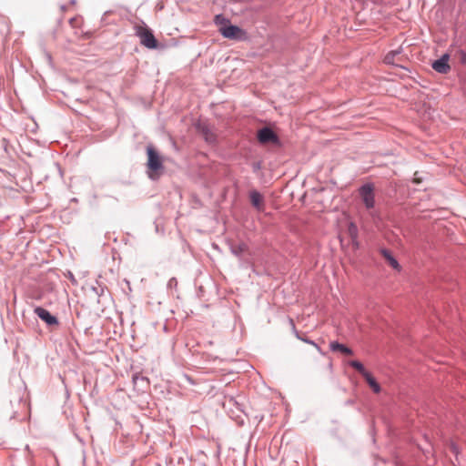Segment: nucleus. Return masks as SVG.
<instances>
[{"label":"nucleus","instance_id":"3","mask_svg":"<svg viewBox=\"0 0 466 466\" xmlns=\"http://www.w3.org/2000/svg\"><path fill=\"white\" fill-rule=\"evenodd\" d=\"M360 196L367 208H372L375 204L374 187L370 184H366L360 188Z\"/></svg>","mask_w":466,"mask_h":466},{"label":"nucleus","instance_id":"6","mask_svg":"<svg viewBox=\"0 0 466 466\" xmlns=\"http://www.w3.org/2000/svg\"><path fill=\"white\" fill-rule=\"evenodd\" d=\"M449 60L450 56L448 54H444L440 59L435 60L431 66L436 72L440 74H447L451 70Z\"/></svg>","mask_w":466,"mask_h":466},{"label":"nucleus","instance_id":"14","mask_svg":"<svg viewBox=\"0 0 466 466\" xmlns=\"http://www.w3.org/2000/svg\"><path fill=\"white\" fill-rule=\"evenodd\" d=\"M205 139L209 142L213 143L215 141V136L212 132L208 131V129L204 131Z\"/></svg>","mask_w":466,"mask_h":466},{"label":"nucleus","instance_id":"17","mask_svg":"<svg viewBox=\"0 0 466 466\" xmlns=\"http://www.w3.org/2000/svg\"><path fill=\"white\" fill-rule=\"evenodd\" d=\"M351 242H352L353 248L357 249L359 248L358 238H355V240H351Z\"/></svg>","mask_w":466,"mask_h":466},{"label":"nucleus","instance_id":"5","mask_svg":"<svg viewBox=\"0 0 466 466\" xmlns=\"http://www.w3.org/2000/svg\"><path fill=\"white\" fill-rule=\"evenodd\" d=\"M258 140L260 144H279L278 136L268 127H263L258 131Z\"/></svg>","mask_w":466,"mask_h":466},{"label":"nucleus","instance_id":"2","mask_svg":"<svg viewBox=\"0 0 466 466\" xmlns=\"http://www.w3.org/2000/svg\"><path fill=\"white\" fill-rule=\"evenodd\" d=\"M136 35L139 37L140 43L147 48L154 49L157 47V41L151 30L146 26H136Z\"/></svg>","mask_w":466,"mask_h":466},{"label":"nucleus","instance_id":"20","mask_svg":"<svg viewBox=\"0 0 466 466\" xmlns=\"http://www.w3.org/2000/svg\"><path fill=\"white\" fill-rule=\"evenodd\" d=\"M451 451H452L453 452H456L457 448L455 447V445H451Z\"/></svg>","mask_w":466,"mask_h":466},{"label":"nucleus","instance_id":"12","mask_svg":"<svg viewBox=\"0 0 466 466\" xmlns=\"http://www.w3.org/2000/svg\"><path fill=\"white\" fill-rule=\"evenodd\" d=\"M347 231L351 240L358 238V228L354 223L350 222L349 224Z\"/></svg>","mask_w":466,"mask_h":466},{"label":"nucleus","instance_id":"7","mask_svg":"<svg viewBox=\"0 0 466 466\" xmlns=\"http://www.w3.org/2000/svg\"><path fill=\"white\" fill-rule=\"evenodd\" d=\"M35 313L43 321H45L47 325H58L57 319L51 315V313L44 308L36 307L35 309Z\"/></svg>","mask_w":466,"mask_h":466},{"label":"nucleus","instance_id":"16","mask_svg":"<svg viewBox=\"0 0 466 466\" xmlns=\"http://www.w3.org/2000/svg\"><path fill=\"white\" fill-rule=\"evenodd\" d=\"M215 21L217 24H220L222 21H224V18H222L221 15H217Z\"/></svg>","mask_w":466,"mask_h":466},{"label":"nucleus","instance_id":"8","mask_svg":"<svg viewBox=\"0 0 466 466\" xmlns=\"http://www.w3.org/2000/svg\"><path fill=\"white\" fill-rule=\"evenodd\" d=\"M249 199L252 207L258 211L262 212L265 210L264 197L257 190H251L249 192Z\"/></svg>","mask_w":466,"mask_h":466},{"label":"nucleus","instance_id":"18","mask_svg":"<svg viewBox=\"0 0 466 466\" xmlns=\"http://www.w3.org/2000/svg\"><path fill=\"white\" fill-rule=\"evenodd\" d=\"M245 249V246H239L238 251H243Z\"/></svg>","mask_w":466,"mask_h":466},{"label":"nucleus","instance_id":"10","mask_svg":"<svg viewBox=\"0 0 466 466\" xmlns=\"http://www.w3.org/2000/svg\"><path fill=\"white\" fill-rule=\"evenodd\" d=\"M329 347H330V350L333 351H339L345 355H352L353 354V351L350 348H348L345 345L340 344L337 341H332L329 344Z\"/></svg>","mask_w":466,"mask_h":466},{"label":"nucleus","instance_id":"4","mask_svg":"<svg viewBox=\"0 0 466 466\" xmlns=\"http://www.w3.org/2000/svg\"><path fill=\"white\" fill-rule=\"evenodd\" d=\"M220 34L228 39H242L245 36V32L237 25H224L219 28Z\"/></svg>","mask_w":466,"mask_h":466},{"label":"nucleus","instance_id":"19","mask_svg":"<svg viewBox=\"0 0 466 466\" xmlns=\"http://www.w3.org/2000/svg\"><path fill=\"white\" fill-rule=\"evenodd\" d=\"M245 249V246H239L238 251H243Z\"/></svg>","mask_w":466,"mask_h":466},{"label":"nucleus","instance_id":"21","mask_svg":"<svg viewBox=\"0 0 466 466\" xmlns=\"http://www.w3.org/2000/svg\"><path fill=\"white\" fill-rule=\"evenodd\" d=\"M1 23L3 25H5V22L4 21V19H1Z\"/></svg>","mask_w":466,"mask_h":466},{"label":"nucleus","instance_id":"9","mask_svg":"<svg viewBox=\"0 0 466 466\" xmlns=\"http://www.w3.org/2000/svg\"><path fill=\"white\" fill-rule=\"evenodd\" d=\"M380 254L385 259V261L392 268L400 270V266L397 259L392 256L391 252L388 249L382 248L380 250Z\"/></svg>","mask_w":466,"mask_h":466},{"label":"nucleus","instance_id":"13","mask_svg":"<svg viewBox=\"0 0 466 466\" xmlns=\"http://www.w3.org/2000/svg\"><path fill=\"white\" fill-rule=\"evenodd\" d=\"M350 365L354 368L356 370H358L363 377H364V374L365 373H369V371H367L364 368V366L362 365V363H360V361L358 360H351L350 362Z\"/></svg>","mask_w":466,"mask_h":466},{"label":"nucleus","instance_id":"1","mask_svg":"<svg viewBox=\"0 0 466 466\" xmlns=\"http://www.w3.org/2000/svg\"><path fill=\"white\" fill-rule=\"evenodd\" d=\"M147 175L151 179L156 180L160 177L164 169L162 157L151 145L147 146Z\"/></svg>","mask_w":466,"mask_h":466},{"label":"nucleus","instance_id":"11","mask_svg":"<svg viewBox=\"0 0 466 466\" xmlns=\"http://www.w3.org/2000/svg\"><path fill=\"white\" fill-rule=\"evenodd\" d=\"M364 379L366 380L367 383L375 393H379L380 391V384L376 381V380L372 377V375L370 372L364 374Z\"/></svg>","mask_w":466,"mask_h":466},{"label":"nucleus","instance_id":"15","mask_svg":"<svg viewBox=\"0 0 466 466\" xmlns=\"http://www.w3.org/2000/svg\"><path fill=\"white\" fill-rule=\"evenodd\" d=\"M398 55L397 52H390L386 56H385V62L388 63V64H392L394 63V56Z\"/></svg>","mask_w":466,"mask_h":466}]
</instances>
